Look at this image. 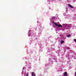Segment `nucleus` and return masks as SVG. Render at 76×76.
<instances>
[{
	"instance_id": "nucleus-1",
	"label": "nucleus",
	"mask_w": 76,
	"mask_h": 76,
	"mask_svg": "<svg viewBox=\"0 0 76 76\" xmlns=\"http://www.w3.org/2000/svg\"><path fill=\"white\" fill-rule=\"evenodd\" d=\"M54 23L55 24V25L56 26H58V28H60V27H61V28H62V26H61V24L58 25L55 22H54Z\"/></svg>"
},
{
	"instance_id": "nucleus-2",
	"label": "nucleus",
	"mask_w": 76,
	"mask_h": 76,
	"mask_svg": "<svg viewBox=\"0 0 76 76\" xmlns=\"http://www.w3.org/2000/svg\"><path fill=\"white\" fill-rule=\"evenodd\" d=\"M68 6H69L70 7H71V8H74V7H72V5H70V4H68Z\"/></svg>"
},
{
	"instance_id": "nucleus-3",
	"label": "nucleus",
	"mask_w": 76,
	"mask_h": 76,
	"mask_svg": "<svg viewBox=\"0 0 76 76\" xmlns=\"http://www.w3.org/2000/svg\"><path fill=\"white\" fill-rule=\"evenodd\" d=\"M32 76H36V75L35 73L34 72H32Z\"/></svg>"
},
{
	"instance_id": "nucleus-4",
	"label": "nucleus",
	"mask_w": 76,
	"mask_h": 76,
	"mask_svg": "<svg viewBox=\"0 0 76 76\" xmlns=\"http://www.w3.org/2000/svg\"><path fill=\"white\" fill-rule=\"evenodd\" d=\"M67 75V72H65L64 73V76H66Z\"/></svg>"
},
{
	"instance_id": "nucleus-5",
	"label": "nucleus",
	"mask_w": 76,
	"mask_h": 76,
	"mask_svg": "<svg viewBox=\"0 0 76 76\" xmlns=\"http://www.w3.org/2000/svg\"><path fill=\"white\" fill-rule=\"evenodd\" d=\"M64 42V40H61V44H63V42Z\"/></svg>"
},
{
	"instance_id": "nucleus-6",
	"label": "nucleus",
	"mask_w": 76,
	"mask_h": 76,
	"mask_svg": "<svg viewBox=\"0 0 76 76\" xmlns=\"http://www.w3.org/2000/svg\"><path fill=\"white\" fill-rule=\"evenodd\" d=\"M70 37V35H68L67 36V37H68V38H69Z\"/></svg>"
},
{
	"instance_id": "nucleus-7",
	"label": "nucleus",
	"mask_w": 76,
	"mask_h": 76,
	"mask_svg": "<svg viewBox=\"0 0 76 76\" xmlns=\"http://www.w3.org/2000/svg\"><path fill=\"white\" fill-rule=\"evenodd\" d=\"M74 41H75V42H76V39H74Z\"/></svg>"
},
{
	"instance_id": "nucleus-8",
	"label": "nucleus",
	"mask_w": 76,
	"mask_h": 76,
	"mask_svg": "<svg viewBox=\"0 0 76 76\" xmlns=\"http://www.w3.org/2000/svg\"><path fill=\"white\" fill-rule=\"evenodd\" d=\"M26 76H28V74H27Z\"/></svg>"
},
{
	"instance_id": "nucleus-9",
	"label": "nucleus",
	"mask_w": 76,
	"mask_h": 76,
	"mask_svg": "<svg viewBox=\"0 0 76 76\" xmlns=\"http://www.w3.org/2000/svg\"><path fill=\"white\" fill-rule=\"evenodd\" d=\"M23 69H24V68H23Z\"/></svg>"
}]
</instances>
